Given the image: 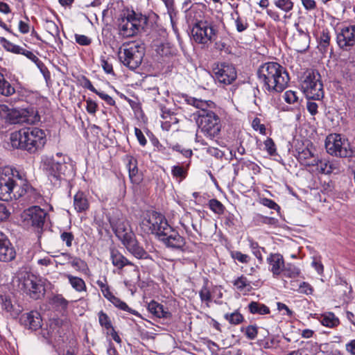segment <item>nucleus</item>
Here are the masks:
<instances>
[{
    "mask_svg": "<svg viewBox=\"0 0 355 355\" xmlns=\"http://www.w3.org/2000/svg\"><path fill=\"white\" fill-rule=\"evenodd\" d=\"M187 168L180 166L175 165L171 168V174L173 177L181 182L187 176Z\"/></svg>",
    "mask_w": 355,
    "mask_h": 355,
    "instance_id": "nucleus-45",
    "label": "nucleus"
},
{
    "mask_svg": "<svg viewBox=\"0 0 355 355\" xmlns=\"http://www.w3.org/2000/svg\"><path fill=\"white\" fill-rule=\"evenodd\" d=\"M265 150L268 152V153L274 156L277 155V148L274 141L271 138H267L264 141Z\"/></svg>",
    "mask_w": 355,
    "mask_h": 355,
    "instance_id": "nucleus-55",
    "label": "nucleus"
},
{
    "mask_svg": "<svg viewBox=\"0 0 355 355\" xmlns=\"http://www.w3.org/2000/svg\"><path fill=\"white\" fill-rule=\"evenodd\" d=\"M18 181L20 182L19 189L16 191L17 198L27 195L32 202H37L42 198L41 195L31 187L20 175L17 173Z\"/></svg>",
    "mask_w": 355,
    "mask_h": 355,
    "instance_id": "nucleus-20",
    "label": "nucleus"
},
{
    "mask_svg": "<svg viewBox=\"0 0 355 355\" xmlns=\"http://www.w3.org/2000/svg\"><path fill=\"white\" fill-rule=\"evenodd\" d=\"M169 230H166L160 235L159 240L161 241L167 248L173 250L184 251L186 241L185 239L180 236L171 226Z\"/></svg>",
    "mask_w": 355,
    "mask_h": 355,
    "instance_id": "nucleus-16",
    "label": "nucleus"
},
{
    "mask_svg": "<svg viewBox=\"0 0 355 355\" xmlns=\"http://www.w3.org/2000/svg\"><path fill=\"white\" fill-rule=\"evenodd\" d=\"M199 5L200 3H193L191 6L190 9L184 13L187 22L193 23L195 21H199L198 18L201 17L202 13L198 8Z\"/></svg>",
    "mask_w": 355,
    "mask_h": 355,
    "instance_id": "nucleus-35",
    "label": "nucleus"
},
{
    "mask_svg": "<svg viewBox=\"0 0 355 355\" xmlns=\"http://www.w3.org/2000/svg\"><path fill=\"white\" fill-rule=\"evenodd\" d=\"M65 162H56L53 157H45L42 161V170L49 177L58 180L64 173Z\"/></svg>",
    "mask_w": 355,
    "mask_h": 355,
    "instance_id": "nucleus-17",
    "label": "nucleus"
},
{
    "mask_svg": "<svg viewBox=\"0 0 355 355\" xmlns=\"http://www.w3.org/2000/svg\"><path fill=\"white\" fill-rule=\"evenodd\" d=\"M320 322L323 326L329 328L336 327L340 324L339 319L331 312L322 315Z\"/></svg>",
    "mask_w": 355,
    "mask_h": 355,
    "instance_id": "nucleus-36",
    "label": "nucleus"
},
{
    "mask_svg": "<svg viewBox=\"0 0 355 355\" xmlns=\"http://www.w3.org/2000/svg\"><path fill=\"white\" fill-rule=\"evenodd\" d=\"M98 319L100 326L107 331V334H109V329L113 327L110 317L103 311H100L98 313Z\"/></svg>",
    "mask_w": 355,
    "mask_h": 355,
    "instance_id": "nucleus-41",
    "label": "nucleus"
},
{
    "mask_svg": "<svg viewBox=\"0 0 355 355\" xmlns=\"http://www.w3.org/2000/svg\"><path fill=\"white\" fill-rule=\"evenodd\" d=\"M273 3L277 8L285 12L292 10L294 6L292 0H275Z\"/></svg>",
    "mask_w": 355,
    "mask_h": 355,
    "instance_id": "nucleus-51",
    "label": "nucleus"
},
{
    "mask_svg": "<svg viewBox=\"0 0 355 355\" xmlns=\"http://www.w3.org/2000/svg\"><path fill=\"white\" fill-rule=\"evenodd\" d=\"M148 21L146 15L128 8L122 10L117 20L119 33L131 37L143 31Z\"/></svg>",
    "mask_w": 355,
    "mask_h": 355,
    "instance_id": "nucleus-4",
    "label": "nucleus"
},
{
    "mask_svg": "<svg viewBox=\"0 0 355 355\" xmlns=\"http://www.w3.org/2000/svg\"><path fill=\"white\" fill-rule=\"evenodd\" d=\"M241 331L244 333L245 337L249 340H254L258 334V327L256 325H248L246 327H242Z\"/></svg>",
    "mask_w": 355,
    "mask_h": 355,
    "instance_id": "nucleus-52",
    "label": "nucleus"
},
{
    "mask_svg": "<svg viewBox=\"0 0 355 355\" xmlns=\"http://www.w3.org/2000/svg\"><path fill=\"white\" fill-rule=\"evenodd\" d=\"M208 206L209 209L215 214L218 215H222L224 214L225 207V206L217 199H211L209 200Z\"/></svg>",
    "mask_w": 355,
    "mask_h": 355,
    "instance_id": "nucleus-48",
    "label": "nucleus"
},
{
    "mask_svg": "<svg viewBox=\"0 0 355 355\" xmlns=\"http://www.w3.org/2000/svg\"><path fill=\"white\" fill-rule=\"evenodd\" d=\"M123 244L125 245L126 249L136 258L151 259V257L148 253L139 245L138 242L135 240L134 235L132 237L128 236Z\"/></svg>",
    "mask_w": 355,
    "mask_h": 355,
    "instance_id": "nucleus-21",
    "label": "nucleus"
},
{
    "mask_svg": "<svg viewBox=\"0 0 355 355\" xmlns=\"http://www.w3.org/2000/svg\"><path fill=\"white\" fill-rule=\"evenodd\" d=\"M295 26L299 33L298 36L295 38L296 50L302 52L308 47L309 35L300 28L298 24H295Z\"/></svg>",
    "mask_w": 355,
    "mask_h": 355,
    "instance_id": "nucleus-29",
    "label": "nucleus"
},
{
    "mask_svg": "<svg viewBox=\"0 0 355 355\" xmlns=\"http://www.w3.org/2000/svg\"><path fill=\"white\" fill-rule=\"evenodd\" d=\"M112 226L116 236L121 240L122 243H124L128 236L132 237L134 235L132 232H128L124 223H116V224H112Z\"/></svg>",
    "mask_w": 355,
    "mask_h": 355,
    "instance_id": "nucleus-33",
    "label": "nucleus"
},
{
    "mask_svg": "<svg viewBox=\"0 0 355 355\" xmlns=\"http://www.w3.org/2000/svg\"><path fill=\"white\" fill-rule=\"evenodd\" d=\"M71 265L79 271H84L87 268V263L78 257H73L70 261Z\"/></svg>",
    "mask_w": 355,
    "mask_h": 355,
    "instance_id": "nucleus-57",
    "label": "nucleus"
},
{
    "mask_svg": "<svg viewBox=\"0 0 355 355\" xmlns=\"http://www.w3.org/2000/svg\"><path fill=\"white\" fill-rule=\"evenodd\" d=\"M17 171H12V176L0 175V200L8 201L17 198L16 191L19 189L20 182L18 181Z\"/></svg>",
    "mask_w": 355,
    "mask_h": 355,
    "instance_id": "nucleus-13",
    "label": "nucleus"
},
{
    "mask_svg": "<svg viewBox=\"0 0 355 355\" xmlns=\"http://www.w3.org/2000/svg\"><path fill=\"white\" fill-rule=\"evenodd\" d=\"M60 239L62 242L65 243L68 248L72 245V242L74 240V236L72 232H63L60 234Z\"/></svg>",
    "mask_w": 355,
    "mask_h": 355,
    "instance_id": "nucleus-59",
    "label": "nucleus"
},
{
    "mask_svg": "<svg viewBox=\"0 0 355 355\" xmlns=\"http://www.w3.org/2000/svg\"><path fill=\"white\" fill-rule=\"evenodd\" d=\"M298 292L307 295H311L313 292V288L308 282H303L299 286Z\"/></svg>",
    "mask_w": 355,
    "mask_h": 355,
    "instance_id": "nucleus-61",
    "label": "nucleus"
},
{
    "mask_svg": "<svg viewBox=\"0 0 355 355\" xmlns=\"http://www.w3.org/2000/svg\"><path fill=\"white\" fill-rule=\"evenodd\" d=\"M111 302L113 304V305L114 306H116V308H118L122 311L129 312L135 315H139L137 311L133 310L131 308H130L128 306V305L125 302L121 300L119 298H118L116 297H115L114 299H112V301Z\"/></svg>",
    "mask_w": 355,
    "mask_h": 355,
    "instance_id": "nucleus-49",
    "label": "nucleus"
},
{
    "mask_svg": "<svg viewBox=\"0 0 355 355\" xmlns=\"http://www.w3.org/2000/svg\"><path fill=\"white\" fill-rule=\"evenodd\" d=\"M199 295L202 302H205L209 306V304L211 302L212 297L210 289L208 288V281L205 282L204 285L199 291Z\"/></svg>",
    "mask_w": 355,
    "mask_h": 355,
    "instance_id": "nucleus-46",
    "label": "nucleus"
},
{
    "mask_svg": "<svg viewBox=\"0 0 355 355\" xmlns=\"http://www.w3.org/2000/svg\"><path fill=\"white\" fill-rule=\"evenodd\" d=\"M148 310L157 318H168L171 316V314L167 308H164L162 304H159L154 300H152L148 304Z\"/></svg>",
    "mask_w": 355,
    "mask_h": 355,
    "instance_id": "nucleus-25",
    "label": "nucleus"
},
{
    "mask_svg": "<svg viewBox=\"0 0 355 355\" xmlns=\"http://www.w3.org/2000/svg\"><path fill=\"white\" fill-rule=\"evenodd\" d=\"M98 109L97 103L92 100L91 98H87L86 100V110L88 113L91 114H95Z\"/></svg>",
    "mask_w": 355,
    "mask_h": 355,
    "instance_id": "nucleus-64",
    "label": "nucleus"
},
{
    "mask_svg": "<svg viewBox=\"0 0 355 355\" xmlns=\"http://www.w3.org/2000/svg\"><path fill=\"white\" fill-rule=\"evenodd\" d=\"M336 42L343 51H350L355 46V22H344L336 30Z\"/></svg>",
    "mask_w": 355,
    "mask_h": 355,
    "instance_id": "nucleus-11",
    "label": "nucleus"
},
{
    "mask_svg": "<svg viewBox=\"0 0 355 355\" xmlns=\"http://www.w3.org/2000/svg\"><path fill=\"white\" fill-rule=\"evenodd\" d=\"M317 164L315 165L317 166L318 170L323 174H329L335 169H337L336 166L330 162L329 161H327L326 159H316Z\"/></svg>",
    "mask_w": 355,
    "mask_h": 355,
    "instance_id": "nucleus-34",
    "label": "nucleus"
},
{
    "mask_svg": "<svg viewBox=\"0 0 355 355\" xmlns=\"http://www.w3.org/2000/svg\"><path fill=\"white\" fill-rule=\"evenodd\" d=\"M58 324L56 320H49V322L46 324L45 327L42 325L40 329V335L42 337L46 340H49L52 337H53L58 330Z\"/></svg>",
    "mask_w": 355,
    "mask_h": 355,
    "instance_id": "nucleus-27",
    "label": "nucleus"
},
{
    "mask_svg": "<svg viewBox=\"0 0 355 355\" xmlns=\"http://www.w3.org/2000/svg\"><path fill=\"white\" fill-rule=\"evenodd\" d=\"M265 334L263 335V338L258 340V344L265 349H270L274 347L276 344L275 339L273 337H268L269 332L268 330L264 329Z\"/></svg>",
    "mask_w": 355,
    "mask_h": 355,
    "instance_id": "nucleus-47",
    "label": "nucleus"
},
{
    "mask_svg": "<svg viewBox=\"0 0 355 355\" xmlns=\"http://www.w3.org/2000/svg\"><path fill=\"white\" fill-rule=\"evenodd\" d=\"M301 86L309 99L320 100L324 96L323 85L318 71H308Z\"/></svg>",
    "mask_w": 355,
    "mask_h": 355,
    "instance_id": "nucleus-10",
    "label": "nucleus"
},
{
    "mask_svg": "<svg viewBox=\"0 0 355 355\" xmlns=\"http://www.w3.org/2000/svg\"><path fill=\"white\" fill-rule=\"evenodd\" d=\"M284 100L288 103H295L298 101L297 93L292 90H288L284 93Z\"/></svg>",
    "mask_w": 355,
    "mask_h": 355,
    "instance_id": "nucleus-62",
    "label": "nucleus"
},
{
    "mask_svg": "<svg viewBox=\"0 0 355 355\" xmlns=\"http://www.w3.org/2000/svg\"><path fill=\"white\" fill-rule=\"evenodd\" d=\"M257 76L263 89L270 93L283 92L287 87L290 80L286 69L275 62H268L261 65Z\"/></svg>",
    "mask_w": 355,
    "mask_h": 355,
    "instance_id": "nucleus-2",
    "label": "nucleus"
},
{
    "mask_svg": "<svg viewBox=\"0 0 355 355\" xmlns=\"http://www.w3.org/2000/svg\"><path fill=\"white\" fill-rule=\"evenodd\" d=\"M10 141L15 148L35 153L44 146L45 132L38 128H24L10 134Z\"/></svg>",
    "mask_w": 355,
    "mask_h": 355,
    "instance_id": "nucleus-3",
    "label": "nucleus"
},
{
    "mask_svg": "<svg viewBox=\"0 0 355 355\" xmlns=\"http://www.w3.org/2000/svg\"><path fill=\"white\" fill-rule=\"evenodd\" d=\"M300 273L301 271L300 268L294 264L288 263L286 265L284 264L282 275L288 278H296L299 277Z\"/></svg>",
    "mask_w": 355,
    "mask_h": 355,
    "instance_id": "nucleus-39",
    "label": "nucleus"
},
{
    "mask_svg": "<svg viewBox=\"0 0 355 355\" xmlns=\"http://www.w3.org/2000/svg\"><path fill=\"white\" fill-rule=\"evenodd\" d=\"M297 159L301 164L307 166H314L317 164L315 161L317 157L308 148L299 151Z\"/></svg>",
    "mask_w": 355,
    "mask_h": 355,
    "instance_id": "nucleus-26",
    "label": "nucleus"
},
{
    "mask_svg": "<svg viewBox=\"0 0 355 355\" xmlns=\"http://www.w3.org/2000/svg\"><path fill=\"white\" fill-rule=\"evenodd\" d=\"M45 28L46 31L54 37L55 41L58 40L59 42L62 44L59 28L54 21H46L45 24Z\"/></svg>",
    "mask_w": 355,
    "mask_h": 355,
    "instance_id": "nucleus-43",
    "label": "nucleus"
},
{
    "mask_svg": "<svg viewBox=\"0 0 355 355\" xmlns=\"http://www.w3.org/2000/svg\"><path fill=\"white\" fill-rule=\"evenodd\" d=\"M231 18L234 20L236 31L241 33L248 28V23L244 17H241L237 10L231 13Z\"/></svg>",
    "mask_w": 355,
    "mask_h": 355,
    "instance_id": "nucleus-32",
    "label": "nucleus"
},
{
    "mask_svg": "<svg viewBox=\"0 0 355 355\" xmlns=\"http://www.w3.org/2000/svg\"><path fill=\"white\" fill-rule=\"evenodd\" d=\"M248 308L249 312L252 314L266 315L270 313L268 306L259 302L252 301L248 304Z\"/></svg>",
    "mask_w": 355,
    "mask_h": 355,
    "instance_id": "nucleus-31",
    "label": "nucleus"
},
{
    "mask_svg": "<svg viewBox=\"0 0 355 355\" xmlns=\"http://www.w3.org/2000/svg\"><path fill=\"white\" fill-rule=\"evenodd\" d=\"M73 205L78 212H83L89 209V204L85 193L78 191L73 197Z\"/></svg>",
    "mask_w": 355,
    "mask_h": 355,
    "instance_id": "nucleus-28",
    "label": "nucleus"
},
{
    "mask_svg": "<svg viewBox=\"0 0 355 355\" xmlns=\"http://www.w3.org/2000/svg\"><path fill=\"white\" fill-rule=\"evenodd\" d=\"M0 44L3 47L8 51H10L14 53H17L20 50V46L15 45L6 40L5 37H0Z\"/></svg>",
    "mask_w": 355,
    "mask_h": 355,
    "instance_id": "nucleus-53",
    "label": "nucleus"
},
{
    "mask_svg": "<svg viewBox=\"0 0 355 355\" xmlns=\"http://www.w3.org/2000/svg\"><path fill=\"white\" fill-rule=\"evenodd\" d=\"M15 92V88L6 79L3 74L0 72V94L6 96H9L13 94Z\"/></svg>",
    "mask_w": 355,
    "mask_h": 355,
    "instance_id": "nucleus-37",
    "label": "nucleus"
},
{
    "mask_svg": "<svg viewBox=\"0 0 355 355\" xmlns=\"http://www.w3.org/2000/svg\"><path fill=\"white\" fill-rule=\"evenodd\" d=\"M17 282L18 288L33 299H40L44 294V288L41 280L31 272L19 273Z\"/></svg>",
    "mask_w": 355,
    "mask_h": 355,
    "instance_id": "nucleus-8",
    "label": "nucleus"
},
{
    "mask_svg": "<svg viewBox=\"0 0 355 355\" xmlns=\"http://www.w3.org/2000/svg\"><path fill=\"white\" fill-rule=\"evenodd\" d=\"M110 259L112 265L119 270H122L125 266H128L134 267L135 270H137V266L129 261L116 249H110Z\"/></svg>",
    "mask_w": 355,
    "mask_h": 355,
    "instance_id": "nucleus-24",
    "label": "nucleus"
},
{
    "mask_svg": "<svg viewBox=\"0 0 355 355\" xmlns=\"http://www.w3.org/2000/svg\"><path fill=\"white\" fill-rule=\"evenodd\" d=\"M231 255L234 259L237 260L242 263H248L250 260V257L248 254H243L240 251H233L232 252Z\"/></svg>",
    "mask_w": 355,
    "mask_h": 355,
    "instance_id": "nucleus-58",
    "label": "nucleus"
},
{
    "mask_svg": "<svg viewBox=\"0 0 355 355\" xmlns=\"http://www.w3.org/2000/svg\"><path fill=\"white\" fill-rule=\"evenodd\" d=\"M218 33V26L214 21L207 20L195 21L191 28L193 40L202 46H208L215 42Z\"/></svg>",
    "mask_w": 355,
    "mask_h": 355,
    "instance_id": "nucleus-5",
    "label": "nucleus"
},
{
    "mask_svg": "<svg viewBox=\"0 0 355 355\" xmlns=\"http://www.w3.org/2000/svg\"><path fill=\"white\" fill-rule=\"evenodd\" d=\"M252 127L255 131H259L261 135L266 134V129L264 124L261 123V119L255 117L252 122Z\"/></svg>",
    "mask_w": 355,
    "mask_h": 355,
    "instance_id": "nucleus-56",
    "label": "nucleus"
},
{
    "mask_svg": "<svg viewBox=\"0 0 355 355\" xmlns=\"http://www.w3.org/2000/svg\"><path fill=\"white\" fill-rule=\"evenodd\" d=\"M76 42L82 46H89L92 43V39L85 35L75 34Z\"/></svg>",
    "mask_w": 355,
    "mask_h": 355,
    "instance_id": "nucleus-63",
    "label": "nucleus"
},
{
    "mask_svg": "<svg viewBox=\"0 0 355 355\" xmlns=\"http://www.w3.org/2000/svg\"><path fill=\"white\" fill-rule=\"evenodd\" d=\"M20 322L25 328L37 331L42 327V320L38 312L30 311L21 315Z\"/></svg>",
    "mask_w": 355,
    "mask_h": 355,
    "instance_id": "nucleus-19",
    "label": "nucleus"
},
{
    "mask_svg": "<svg viewBox=\"0 0 355 355\" xmlns=\"http://www.w3.org/2000/svg\"><path fill=\"white\" fill-rule=\"evenodd\" d=\"M233 285L239 291H250L252 288L250 282L244 275H241L234 279Z\"/></svg>",
    "mask_w": 355,
    "mask_h": 355,
    "instance_id": "nucleus-38",
    "label": "nucleus"
},
{
    "mask_svg": "<svg viewBox=\"0 0 355 355\" xmlns=\"http://www.w3.org/2000/svg\"><path fill=\"white\" fill-rule=\"evenodd\" d=\"M144 55V44L135 42L124 44L119 52L120 61L131 70H135L141 65Z\"/></svg>",
    "mask_w": 355,
    "mask_h": 355,
    "instance_id": "nucleus-6",
    "label": "nucleus"
},
{
    "mask_svg": "<svg viewBox=\"0 0 355 355\" xmlns=\"http://www.w3.org/2000/svg\"><path fill=\"white\" fill-rule=\"evenodd\" d=\"M268 264V270L274 277H277L282 273V268L284 266V259L279 253H270L266 259Z\"/></svg>",
    "mask_w": 355,
    "mask_h": 355,
    "instance_id": "nucleus-22",
    "label": "nucleus"
},
{
    "mask_svg": "<svg viewBox=\"0 0 355 355\" xmlns=\"http://www.w3.org/2000/svg\"><path fill=\"white\" fill-rule=\"evenodd\" d=\"M213 72L215 79L224 85H230L237 76L235 67L232 64L226 62L218 64L213 69Z\"/></svg>",
    "mask_w": 355,
    "mask_h": 355,
    "instance_id": "nucleus-15",
    "label": "nucleus"
},
{
    "mask_svg": "<svg viewBox=\"0 0 355 355\" xmlns=\"http://www.w3.org/2000/svg\"><path fill=\"white\" fill-rule=\"evenodd\" d=\"M65 277L67 278L69 283L71 286V287L77 292H86L87 291V286L85 281L77 276H73L70 274L65 275Z\"/></svg>",
    "mask_w": 355,
    "mask_h": 355,
    "instance_id": "nucleus-30",
    "label": "nucleus"
},
{
    "mask_svg": "<svg viewBox=\"0 0 355 355\" xmlns=\"http://www.w3.org/2000/svg\"><path fill=\"white\" fill-rule=\"evenodd\" d=\"M253 222L257 225H277L278 220L273 217L265 216L261 214H257L254 216Z\"/></svg>",
    "mask_w": 355,
    "mask_h": 355,
    "instance_id": "nucleus-40",
    "label": "nucleus"
},
{
    "mask_svg": "<svg viewBox=\"0 0 355 355\" xmlns=\"http://www.w3.org/2000/svg\"><path fill=\"white\" fill-rule=\"evenodd\" d=\"M16 257V251L10 240L4 235L0 238V261L10 262Z\"/></svg>",
    "mask_w": 355,
    "mask_h": 355,
    "instance_id": "nucleus-23",
    "label": "nucleus"
},
{
    "mask_svg": "<svg viewBox=\"0 0 355 355\" xmlns=\"http://www.w3.org/2000/svg\"><path fill=\"white\" fill-rule=\"evenodd\" d=\"M327 152L332 155L339 157H352L354 151L349 142L343 139L340 135L331 134L325 140Z\"/></svg>",
    "mask_w": 355,
    "mask_h": 355,
    "instance_id": "nucleus-9",
    "label": "nucleus"
},
{
    "mask_svg": "<svg viewBox=\"0 0 355 355\" xmlns=\"http://www.w3.org/2000/svg\"><path fill=\"white\" fill-rule=\"evenodd\" d=\"M30 112L26 109L12 108L0 105V119L10 124L29 123Z\"/></svg>",
    "mask_w": 355,
    "mask_h": 355,
    "instance_id": "nucleus-14",
    "label": "nucleus"
},
{
    "mask_svg": "<svg viewBox=\"0 0 355 355\" xmlns=\"http://www.w3.org/2000/svg\"><path fill=\"white\" fill-rule=\"evenodd\" d=\"M101 65L106 73L114 75L112 64L111 62H110V58H106L105 56H101Z\"/></svg>",
    "mask_w": 355,
    "mask_h": 355,
    "instance_id": "nucleus-54",
    "label": "nucleus"
},
{
    "mask_svg": "<svg viewBox=\"0 0 355 355\" xmlns=\"http://www.w3.org/2000/svg\"><path fill=\"white\" fill-rule=\"evenodd\" d=\"M47 212L39 206H32L21 214V222L26 227L42 230L44 225Z\"/></svg>",
    "mask_w": 355,
    "mask_h": 355,
    "instance_id": "nucleus-12",
    "label": "nucleus"
},
{
    "mask_svg": "<svg viewBox=\"0 0 355 355\" xmlns=\"http://www.w3.org/2000/svg\"><path fill=\"white\" fill-rule=\"evenodd\" d=\"M250 248L252 252V254L257 257L259 263L263 262V256L261 254V251L265 252L264 248H261L259 243L257 241H254L253 239H248Z\"/></svg>",
    "mask_w": 355,
    "mask_h": 355,
    "instance_id": "nucleus-44",
    "label": "nucleus"
},
{
    "mask_svg": "<svg viewBox=\"0 0 355 355\" xmlns=\"http://www.w3.org/2000/svg\"><path fill=\"white\" fill-rule=\"evenodd\" d=\"M123 162L128 168L130 182L136 185L139 184L143 180V175L139 172L137 159L131 155H126L123 157Z\"/></svg>",
    "mask_w": 355,
    "mask_h": 355,
    "instance_id": "nucleus-18",
    "label": "nucleus"
},
{
    "mask_svg": "<svg viewBox=\"0 0 355 355\" xmlns=\"http://www.w3.org/2000/svg\"><path fill=\"white\" fill-rule=\"evenodd\" d=\"M139 225L144 232L155 234L158 239L171 226L164 215L155 211H146Z\"/></svg>",
    "mask_w": 355,
    "mask_h": 355,
    "instance_id": "nucleus-7",
    "label": "nucleus"
},
{
    "mask_svg": "<svg viewBox=\"0 0 355 355\" xmlns=\"http://www.w3.org/2000/svg\"><path fill=\"white\" fill-rule=\"evenodd\" d=\"M343 75L350 80L355 79V61L346 62L343 70Z\"/></svg>",
    "mask_w": 355,
    "mask_h": 355,
    "instance_id": "nucleus-50",
    "label": "nucleus"
},
{
    "mask_svg": "<svg viewBox=\"0 0 355 355\" xmlns=\"http://www.w3.org/2000/svg\"><path fill=\"white\" fill-rule=\"evenodd\" d=\"M260 203L265 207L276 211H279L280 209V207L274 200L267 198H261Z\"/></svg>",
    "mask_w": 355,
    "mask_h": 355,
    "instance_id": "nucleus-60",
    "label": "nucleus"
},
{
    "mask_svg": "<svg viewBox=\"0 0 355 355\" xmlns=\"http://www.w3.org/2000/svg\"><path fill=\"white\" fill-rule=\"evenodd\" d=\"M224 318L232 325H238L244 320V317L238 311L232 313H227L224 315Z\"/></svg>",
    "mask_w": 355,
    "mask_h": 355,
    "instance_id": "nucleus-42",
    "label": "nucleus"
},
{
    "mask_svg": "<svg viewBox=\"0 0 355 355\" xmlns=\"http://www.w3.org/2000/svg\"><path fill=\"white\" fill-rule=\"evenodd\" d=\"M185 101L197 109L193 113L200 131L207 137H217L221 130V123L219 116L208 108L214 105L212 101H202L191 96H186Z\"/></svg>",
    "mask_w": 355,
    "mask_h": 355,
    "instance_id": "nucleus-1",
    "label": "nucleus"
}]
</instances>
